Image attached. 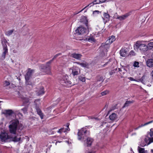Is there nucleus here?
<instances>
[{"mask_svg":"<svg viewBox=\"0 0 153 153\" xmlns=\"http://www.w3.org/2000/svg\"><path fill=\"white\" fill-rule=\"evenodd\" d=\"M19 124V121L18 120H14L11 121L8 127L10 132L11 134H15L18 129L22 131L23 129V125L21 124Z\"/></svg>","mask_w":153,"mask_h":153,"instance_id":"f257e3e1","label":"nucleus"},{"mask_svg":"<svg viewBox=\"0 0 153 153\" xmlns=\"http://www.w3.org/2000/svg\"><path fill=\"white\" fill-rule=\"evenodd\" d=\"M62 54L61 53H58L56 54L53 57V59L47 62L45 65H41V68L44 70V71L46 73L48 74H51V64L53 61L56 59L58 56L61 55Z\"/></svg>","mask_w":153,"mask_h":153,"instance_id":"f03ea898","label":"nucleus"},{"mask_svg":"<svg viewBox=\"0 0 153 153\" xmlns=\"http://www.w3.org/2000/svg\"><path fill=\"white\" fill-rule=\"evenodd\" d=\"M77 134L78 140L85 141V140L89 136L90 132L89 131L87 130L86 128H83L78 130Z\"/></svg>","mask_w":153,"mask_h":153,"instance_id":"7ed1b4c3","label":"nucleus"},{"mask_svg":"<svg viewBox=\"0 0 153 153\" xmlns=\"http://www.w3.org/2000/svg\"><path fill=\"white\" fill-rule=\"evenodd\" d=\"M60 83L62 85L66 87H70L72 86L71 82L67 75L63 76L59 80Z\"/></svg>","mask_w":153,"mask_h":153,"instance_id":"20e7f679","label":"nucleus"},{"mask_svg":"<svg viewBox=\"0 0 153 153\" xmlns=\"http://www.w3.org/2000/svg\"><path fill=\"white\" fill-rule=\"evenodd\" d=\"M134 47L137 50H140L143 52L146 51L148 49V46L143 44L142 42L140 41H138L136 42Z\"/></svg>","mask_w":153,"mask_h":153,"instance_id":"39448f33","label":"nucleus"},{"mask_svg":"<svg viewBox=\"0 0 153 153\" xmlns=\"http://www.w3.org/2000/svg\"><path fill=\"white\" fill-rule=\"evenodd\" d=\"M116 40L115 36L112 35L109 36L108 39L105 42V43L103 44H102L101 47L102 48H106L108 49L109 47V45L111 44L113 42Z\"/></svg>","mask_w":153,"mask_h":153,"instance_id":"423d86ee","label":"nucleus"},{"mask_svg":"<svg viewBox=\"0 0 153 153\" xmlns=\"http://www.w3.org/2000/svg\"><path fill=\"white\" fill-rule=\"evenodd\" d=\"M76 33H78V34L80 35H85L88 33V30L85 28L82 27H80L76 30Z\"/></svg>","mask_w":153,"mask_h":153,"instance_id":"0eeeda50","label":"nucleus"},{"mask_svg":"<svg viewBox=\"0 0 153 153\" xmlns=\"http://www.w3.org/2000/svg\"><path fill=\"white\" fill-rule=\"evenodd\" d=\"M34 69H31L30 68H28L27 71L25 75V80H28L32 77L33 74L34 72Z\"/></svg>","mask_w":153,"mask_h":153,"instance_id":"6e6552de","label":"nucleus"},{"mask_svg":"<svg viewBox=\"0 0 153 153\" xmlns=\"http://www.w3.org/2000/svg\"><path fill=\"white\" fill-rule=\"evenodd\" d=\"M10 136L5 132L2 133L0 134V138L2 141L7 142L8 140L10 139Z\"/></svg>","mask_w":153,"mask_h":153,"instance_id":"1a4fd4ad","label":"nucleus"},{"mask_svg":"<svg viewBox=\"0 0 153 153\" xmlns=\"http://www.w3.org/2000/svg\"><path fill=\"white\" fill-rule=\"evenodd\" d=\"M100 3V0H94L91 3L89 4L87 6H85L84 8L82 9L80 11H79V12H78L77 13H75L74 15H75L77 14H78V13L81 12L83 10L85 9L86 8H87V7L89 6L91 4H92V5H91L90 6V7H91V6H93V5L94 4H99Z\"/></svg>","mask_w":153,"mask_h":153,"instance_id":"9d476101","label":"nucleus"},{"mask_svg":"<svg viewBox=\"0 0 153 153\" xmlns=\"http://www.w3.org/2000/svg\"><path fill=\"white\" fill-rule=\"evenodd\" d=\"M70 56L76 59L79 60L81 59L82 55L80 53H73L70 55Z\"/></svg>","mask_w":153,"mask_h":153,"instance_id":"9b49d317","label":"nucleus"},{"mask_svg":"<svg viewBox=\"0 0 153 153\" xmlns=\"http://www.w3.org/2000/svg\"><path fill=\"white\" fill-rule=\"evenodd\" d=\"M80 71V70L78 67H74L72 69V74L73 76L77 75L79 74Z\"/></svg>","mask_w":153,"mask_h":153,"instance_id":"f8f14e48","label":"nucleus"},{"mask_svg":"<svg viewBox=\"0 0 153 153\" xmlns=\"http://www.w3.org/2000/svg\"><path fill=\"white\" fill-rule=\"evenodd\" d=\"M35 108L37 114L39 116L41 119H42L44 117V115L42 111L40 109L39 106L37 105L35 106Z\"/></svg>","mask_w":153,"mask_h":153,"instance_id":"ddd939ff","label":"nucleus"},{"mask_svg":"<svg viewBox=\"0 0 153 153\" xmlns=\"http://www.w3.org/2000/svg\"><path fill=\"white\" fill-rule=\"evenodd\" d=\"M23 101L22 105L23 106L28 105H29L30 102H29V99L28 98L23 97L22 98Z\"/></svg>","mask_w":153,"mask_h":153,"instance_id":"4468645a","label":"nucleus"},{"mask_svg":"<svg viewBox=\"0 0 153 153\" xmlns=\"http://www.w3.org/2000/svg\"><path fill=\"white\" fill-rule=\"evenodd\" d=\"M118 71L120 72V74L122 76V77H123V76L125 74H126L127 72L126 70L123 67L119 68Z\"/></svg>","mask_w":153,"mask_h":153,"instance_id":"2eb2a0df","label":"nucleus"},{"mask_svg":"<svg viewBox=\"0 0 153 153\" xmlns=\"http://www.w3.org/2000/svg\"><path fill=\"white\" fill-rule=\"evenodd\" d=\"M3 114L5 115L10 116L14 114V112L11 109L4 110Z\"/></svg>","mask_w":153,"mask_h":153,"instance_id":"dca6fc26","label":"nucleus"},{"mask_svg":"<svg viewBox=\"0 0 153 153\" xmlns=\"http://www.w3.org/2000/svg\"><path fill=\"white\" fill-rule=\"evenodd\" d=\"M146 65L149 67L152 68L153 67V59H149L146 61Z\"/></svg>","mask_w":153,"mask_h":153,"instance_id":"f3484780","label":"nucleus"},{"mask_svg":"<svg viewBox=\"0 0 153 153\" xmlns=\"http://www.w3.org/2000/svg\"><path fill=\"white\" fill-rule=\"evenodd\" d=\"M85 140L86 141V144L87 146H91L94 141L92 138L89 137L87 138Z\"/></svg>","mask_w":153,"mask_h":153,"instance_id":"a211bd4d","label":"nucleus"},{"mask_svg":"<svg viewBox=\"0 0 153 153\" xmlns=\"http://www.w3.org/2000/svg\"><path fill=\"white\" fill-rule=\"evenodd\" d=\"M45 93L44 88L42 86H41L37 91V94L39 95H42L44 94Z\"/></svg>","mask_w":153,"mask_h":153,"instance_id":"6ab92c4d","label":"nucleus"},{"mask_svg":"<svg viewBox=\"0 0 153 153\" xmlns=\"http://www.w3.org/2000/svg\"><path fill=\"white\" fill-rule=\"evenodd\" d=\"M1 44L3 48H7L6 43H7V40L4 38L2 39L1 40Z\"/></svg>","mask_w":153,"mask_h":153,"instance_id":"aec40b11","label":"nucleus"},{"mask_svg":"<svg viewBox=\"0 0 153 153\" xmlns=\"http://www.w3.org/2000/svg\"><path fill=\"white\" fill-rule=\"evenodd\" d=\"M131 12L127 13L122 16L117 17L118 19H124L127 18V17L131 14Z\"/></svg>","mask_w":153,"mask_h":153,"instance_id":"412c9836","label":"nucleus"},{"mask_svg":"<svg viewBox=\"0 0 153 153\" xmlns=\"http://www.w3.org/2000/svg\"><path fill=\"white\" fill-rule=\"evenodd\" d=\"M110 119L112 121H114L117 118V114L114 113H113L110 115L109 116Z\"/></svg>","mask_w":153,"mask_h":153,"instance_id":"4be33fe9","label":"nucleus"},{"mask_svg":"<svg viewBox=\"0 0 153 153\" xmlns=\"http://www.w3.org/2000/svg\"><path fill=\"white\" fill-rule=\"evenodd\" d=\"M120 56L122 57H125L127 54V51L125 49H122L120 51Z\"/></svg>","mask_w":153,"mask_h":153,"instance_id":"5701e85b","label":"nucleus"},{"mask_svg":"<svg viewBox=\"0 0 153 153\" xmlns=\"http://www.w3.org/2000/svg\"><path fill=\"white\" fill-rule=\"evenodd\" d=\"M153 122V120H152L151 121H149L148 122H147V123H144V124H142L141 125L139 126L138 127L134 128V130H137L139 128H141V127H143L144 126H145L147 125H148L150 123H152Z\"/></svg>","mask_w":153,"mask_h":153,"instance_id":"b1692460","label":"nucleus"},{"mask_svg":"<svg viewBox=\"0 0 153 153\" xmlns=\"http://www.w3.org/2000/svg\"><path fill=\"white\" fill-rule=\"evenodd\" d=\"M10 140L14 142H17L20 141L21 137L17 138L16 136H15L14 137H12L10 136Z\"/></svg>","mask_w":153,"mask_h":153,"instance_id":"393cba45","label":"nucleus"},{"mask_svg":"<svg viewBox=\"0 0 153 153\" xmlns=\"http://www.w3.org/2000/svg\"><path fill=\"white\" fill-rule=\"evenodd\" d=\"M148 140H149V141L148 144L149 145L151 143L153 142V137H152V138L148 137V139L147 138H145L144 140L146 143L148 142Z\"/></svg>","mask_w":153,"mask_h":153,"instance_id":"a878e982","label":"nucleus"},{"mask_svg":"<svg viewBox=\"0 0 153 153\" xmlns=\"http://www.w3.org/2000/svg\"><path fill=\"white\" fill-rule=\"evenodd\" d=\"M134 102V101L132 100L131 101H126V102L124 105L123 106V108H124L128 106L129 105L133 103Z\"/></svg>","mask_w":153,"mask_h":153,"instance_id":"bb28decb","label":"nucleus"},{"mask_svg":"<svg viewBox=\"0 0 153 153\" xmlns=\"http://www.w3.org/2000/svg\"><path fill=\"white\" fill-rule=\"evenodd\" d=\"M3 50L4 51L2 54V57L4 59H5L6 57V54L8 52V49L7 48H3Z\"/></svg>","mask_w":153,"mask_h":153,"instance_id":"cd10ccee","label":"nucleus"},{"mask_svg":"<svg viewBox=\"0 0 153 153\" xmlns=\"http://www.w3.org/2000/svg\"><path fill=\"white\" fill-rule=\"evenodd\" d=\"M138 149L139 153H146L147 151H145L144 148H140L138 147Z\"/></svg>","mask_w":153,"mask_h":153,"instance_id":"c85d7f7f","label":"nucleus"},{"mask_svg":"<svg viewBox=\"0 0 153 153\" xmlns=\"http://www.w3.org/2000/svg\"><path fill=\"white\" fill-rule=\"evenodd\" d=\"M28 106V105L25 106V107L21 109V110L23 111V113L25 114L27 113Z\"/></svg>","mask_w":153,"mask_h":153,"instance_id":"c756f323","label":"nucleus"},{"mask_svg":"<svg viewBox=\"0 0 153 153\" xmlns=\"http://www.w3.org/2000/svg\"><path fill=\"white\" fill-rule=\"evenodd\" d=\"M14 31V29L9 30L8 31L6 32L5 34L6 35L8 36H9L12 34L13 33V32Z\"/></svg>","mask_w":153,"mask_h":153,"instance_id":"7c9ffc66","label":"nucleus"},{"mask_svg":"<svg viewBox=\"0 0 153 153\" xmlns=\"http://www.w3.org/2000/svg\"><path fill=\"white\" fill-rule=\"evenodd\" d=\"M79 79L83 82H85V77L82 76H80L78 77Z\"/></svg>","mask_w":153,"mask_h":153,"instance_id":"2f4dec72","label":"nucleus"},{"mask_svg":"<svg viewBox=\"0 0 153 153\" xmlns=\"http://www.w3.org/2000/svg\"><path fill=\"white\" fill-rule=\"evenodd\" d=\"M83 62L84 63H81V64H80V66L82 67H86L88 66V64L87 62H85L84 61H83Z\"/></svg>","mask_w":153,"mask_h":153,"instance_id":"473e14b6","label":"nucleus"},{"mask_svg":"<svg viewBox=\"0 0 153 153\" xmlns=\"http://www.w3.org/2000/svg\"><path fill=\"white\" fill-rule=\"evenodd\" d=\"M63 132H66V131L65 130V128H62L59 130L58 131H57V132L61 134Z\"/></svg>","mask_w":153,"mask_h":153,"instance_id":"72a5a7b5","label":"nucleus"},{"mask_svg":"<svg viewBox=\"0 0 153 153\" xmlns=\"http://www.w3.org/2000/svg\"><path fill=\"white\" fill-rule=\"evenodd\" d=\"M81 22L84 24L85 26L88 28V20H82V21H81Z\"/></svg>","mask_w":153,"mask_h":153,"instance_id":"f704fd0d","label":"nucleus"},{"mask_svg":"<svg viewBox=\"0 0 153 153\" xmlns=\"http://www.w3.org/2000/svg\"><path fill=\"white\" fill-rule=\"evenodd\" d=\"M109 93V91L108 90H105L102 92L101 93V95L100 96H104L107 94H108Z\"/></svg>","mask_w":153,"mask_h":153,"instance_id":"c9c22d12","label":"nucleus"},{"mask_svg":"<svg viewBox=\"0 0 153 153\" xmlns=\"http://www.w3.org/2000/svg\"><path fill=\"white\" fill-rule=\"evenodd\" d=\"M25 82L26 84L27 85H29L31 86H32L33 85L32 82L30 80V79H28V80H25Z\"/></svg>","mask_w":153,"mask_h":153,"instance_id":"e433bc0d","label":"nucleus"},{"mask_svg":"<svg viewBox=\"0 0 153 153\" xmlns=\"http://www.w3.org/2000/svg\"><path fill=\"white\" fill-rule=\"evenodd\" d=\"M10 84V82L9 81H7V80H5L4 83V86H7Z\"/></svg>","mask_w":153,"mask_h":153,"instance_id":"4c0bfd02","label":"nucleus"},{"mask_svg":"<svg viewBox=\"0 0 153 153\" xmlns=\"http://www.w3.org/2000/svg\"><path fill=\"white\" fill-rule=\"evenodd\" d=\"M104 18L108 19L110 18V16L107 12V13H104Z\"/></svg>","mask_w":153,"mask_h":153,"instance_id":"58836bf2","label":"nucleus"},{"mask_svg":"<svg viewBox=\"0 0 153 153\" xmlns=\"http://www.w3.org/2000/svg\"><path fill=\"white\" fill-rule=\"evenodd\" d=\"M88 40L90 42H95V39L93 37H90L88 38Z\"/></svg>","mask_w":153,"mask_h":153,"instance_id":"ea45409f","label":"nucleus"},{"mask_svg":"<svg viewBox=\"0 0 153 153\" xmlns=\"http://www.w3.org/2000/svg\"><path fill=\"white\" fill-rule=\"evenodd\" d=\"M139 62L135 61L134 63L133 66L134 67H139Z\"/></svg>","mask_w":153,"mask_h":153,"instance_id":"a19ab883","label":"nucleus"},{"mask_svg":"<svg viewBox=\"0 0 153 153\" xmlns=\"http://www.w3.org/2000/svg\"><path fill=\"white\" fill-rule=\"evenodd\" d=\"M101 12H100L98 10H95L93 12V15H96L97 14H99V13H100Z\"/></svg>","mask_w":153,"mask_h":153,"instance_id":"79ce46f5","label":"nucleus"},{"mask_svg":"<svg viewBox=\"0 0 153 153\" xmlns=\"http://www.w3.org/2000/svg\"><path fill=\"white\" fill-rule=\"evenodd\" d=\"M69 123H68L67 124V128H65V130L66 131V132L67 131H69L70 130V128H69Z\"/></svg>","mask_w":153,"mask_h":153,"instance_id":"37998d69","label":"nucleus"},{"mask_svg":"<svg viewBox=\"0 0 153 153\" xmlns=\"http://www.w3.org/2000/svg\"><path fill=\"white\" fill-rule=\"evenodd\" d=\"M117 104H115L114 106H112L111 107V110H114L116 108H117Z\"/></svg>","mask_w":153,"mask_h":153,"instance_id":"c03bdc74","label":"nucleus"},{"mask_svg":"<svg viewBox=\"0 0 153 153\" xmlns=\"http://www.w3.org/2000/svg\"><path fill=\"white\" fill-rule=\"evenodd\" d=\"M100 3H104L107 1H111V0H100Z\"/></svg>","mask_w":153,"mask_h":153,"instance_id":"a18cd8bd","label":"nucleus"},{"mask_svg":"<svg viewBox=\"0 0 153 153\" xmlns=\"http://www.w3.org/2000/svg\"><path fill=\"white\" fill-rule=\"evenodd\" d=\"M128 79L131 81H137V80L134 79L132 77H128Z\"/></svg>","mask_w":153,"mask_h":153,"instance_id":"49530a36","label":"nucleus"},{"mask_svg":"<svg viewBox=\"0 0 153 153\" xmlns=\"http://www.w3.org/2000/svg\"><path fill=\"white\" fill-rule=\"evenodd\" d=\"M152 128L150 130V135L151 137H153V131H152Z\"/></svg>","mask_w":153,"mask_h":153,"instance_id":"de8ad7c7","label":"nucleus"},{"mask_svg":"<svg viewBox=\"0 0 153 153\" xmlns=\"http://www.w3.org/2000/svg\"><path fill=\"white\" fill-rule=\"evenodd\" d=\"M18 115L20 117V118L22 117H23L22 114L20 112H19L18 114Z\"/></svg>","mask_w":153,"mask_h":153,"instance_id":"09e8293b","label":"nucleus"},{"mask_svg":"<svg viewBox=\"0 0 153 153\" xmlns=\"http://www.w3.org/2000/svg\"><path fill=\"white\" fill-rule=\"evenodd\" d=\"M110 62L108 61V62H106V63H105V64H104L103 65V67H105V66H106V65H107Z\"/></svg>","mask_w":153,"mask_h":153,"instance_id":"8fccbe9b","label":"nucleus"},{"mask_svg":"<svg viewBox=\"0 0 153 153\" xmlns=\"http://www.w3.org/2000/svg\"><path fill=\"white\" fill-rule=\"evenodd\" d=\"M23 30H27V32L26 33V34H27L28 33V29H25V26H24V27H23Z\"/></svg>","mask_w":153,"mask_h":153,"instance_id":"3c124183","label":"nucleus"},{"mask_svg":"<svg viewBox=\"0 0 153 153\" xmlns=\"http://www.w3.org/2000/svg\"><path fill=\"white\" fill-rule=\"evenodd\" d=\"M74 63L77 64L79 65H80V64H81V63L79 62H74Z\"/></svg>","mask_w":153,"mask_h":153,"instance_id":"603ef678","label":"nucleus"},{"mask_svg":"<svg viewBox=\"0 0 153 153\" xmlns=\"http://www.w3.org/2000/svg\"><path fill=\"white\" fill-rule=\"evenodd\" d=\"M151 75L152 77V78L153 79V71L151 73Z\"/></svg>","mask_w":153,"mask_h":153,"instance_id":"864d4df0","label":"nucleus"},{"mask_svg":"<svg viewBox=\"0 0 153 153\" xmlns=\"http://www.w3.org/2000/svg\"><path fill=\"white\" fill-rule=\"evenodd\" d=\"M145 77V76H143L142 77L141 79H140V81H141V80L142 81V79H144V78Z\"/></svg>","mask_w":153,"mask_h":153,"instance_id":"5fc2aeb1","label":"nucleus"},{"mask_svg":"<svg viewBox=\"0 0 153 153\" xmlns=\"http://www.w3.org/2000/svg\"><path fill=\"white\" fill-rule=\"evenodd\" d=\"M87 17L86 16H83V17L82 18V19H86Z\"/></svg>","mask_w":153,"mask_h":153,"instance_id":"6e6d98bb","label":"nucleus"},{"mask_svg":"<svg viewBox=\"0 0 153 153\" xmlns=\"http://www.w3.org/2000/svg\"><path fill=\"white\" fill-rule=\"evenodd\" d=\"M91 119H92L96 120L97 119V118H96V117H91Z\"/></svg>","mask_w":153,"mask_h":153,"instance_id":"4d7b16f0","label":"nucleus"},{"mask_svg":"<svg viewBox=\"0 0 153 153\" xmlns=\"http://www.w3.org/2000/svg\"><path fill=\"white\" fill-rule=\"evenodd\" d=\"M151 152H152V153H153V149H151Z\"/></svg>","mask_w":153,"mask_h":153,"instance_id":"13d9d810","label":"nucleus"},{"mask_svg":"<svg viewBox=\"0 0 153 153\" xmlns=\"http://www.w3.org/2000/svg\"><path fill=\"white\" fill-rule=\"evenodd\" d=\"M112 72H110V74L111 75H112Z\"/></svg>","mask_w":153,"mask_h":153,"instance_id":"bf43d9fd","label":"nucleus"},{"mask_svg":"<svg viewBox=\"0 0 153 153\" xmlns=\"http://www.w3.org/2000/svg\"><path fill=\"white\" fill-rule=\"evenodd\" d=\"M107 51V48L106 49V51Z\"/></svg>","mask_w":153,"mask_h":153,"instance_id":"052dcab7","label":"nucleus"},{"mask_svg":"<svg viewBox=\"0 0 153 153\" xmlns=\"http://www.w3.org/2000/svg\"><path fill=\"white\" fill-rule=\"evenodd\" d=\"M86 11H87V10H85V12H86Z\"/></svg>","mask_w":153,"mask_h":153,"instance_id":"680f3d73","label":"nucleus"},{"mask_svg":"<svg viewBox=\"0 0 153 153\" xmlns=\"http://www.w3.org/2000/svg\"><path fill=\"white\" fill-rule=\"evenodd\" d=\"M91 5H92V4H91L90 5V6H91Z\"/></svg>","mask_w":153,"mask_h":153,"instance_id":"e2e57ef3","label":"nucleus"}]
</instances>
